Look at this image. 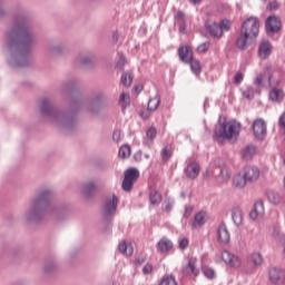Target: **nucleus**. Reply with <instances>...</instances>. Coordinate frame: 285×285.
Instances as JSON below:
<instances>
[{"label": "nucleus", "instance_id": "18", "mask_svg": "<svg viewBox=\"0 0 285 285\" xmlns=\"http://www.w3.org/2000/svg\"><path fill=\"white\" fill-rule=\"evenodd\" d=\"M157 250L159 253H170V250H173V240L168 238H161L157 244Z\"/></svg>", "mask_w": 285, "mask_h": 285}, {"label": "nucleus", "instance_id": "57", "mask_svg": "<svg viewBox=\"0 0 285 285\" xmlns=\"http://www.w3.org/2000/svg\"><path fill=\"white\" fill-rule=\"evenodd\" d=\"M82 63H83V66H86V65L90 63V59H86V60H83V61H82Z\"/></svg>", "mask_w": 285, "mask_h": 285}, {"label": "nucleus", "instance_id": "32", "mask_svg": "<svg viewBox=\"0 0 285 285\" xmlns=\"http://www.w3.org/2000/svg\"><path fill=\"white\" fill-rule=\"evenodd\" d=\"M160 156H161L163 161H168V159H170V157H173V147H170V146L164 147L160 151Z\"/></svg>", "mask_w": 285, "mask_h": 285}, {"label": "nucleus", "instance_id": "45", "mask_svg": "<svg viewBox=\"0 0 285 285\" xmlns=\"http://www.w3.org/2000/svg\"><path fill=\"white\" fill-rule=\"evenodd\" d=\"M95 190V185L92 183H89L85 187V195H90Z\"/></svg>", "mask_w": 285, "mask_h": 285}, {"label": "nucleus", "instance_id": "29", "mask_svg": "<svg viewBox=\"0 0 285 285\" xmlns=\"http://www.w3.org/2000/svg\"><path fill=\"white\" fill-rule=\"evenodd\" d=\"M121 83L125 86V88H130L132 86V72L125 71L121 75Z\"/></svg>", "mask_w": 285, "mask_h": 285}, {"label": "nucleus", "instance_id": "51", "mask_svg": "<svg viewBox=\"0 0 285 285\" xmlns=\"http://www.w3.org/2000/svg\"><path fill=\"white\" fill-rule=\"evenodd\" d=\"M126 66V58L121 57L117 63L118 68H124Z\"/></svg>", "mask_w": 285, "mask_h": 285}, {"label": "nucleus", "instance_id": "11", "mask_svg": "<svg viewBox=\"0 0 285 285\" xmlns=\"http://www.w3.org/2000/svg\"><path fill=\"white\" fill-rule=\"evenodd\" d=\"M253 131L256 139H264L266 136V121L262 118L256 119L253 124Z\"/></svg>", "mask_w": 285, "mask_h": 285}, {"label": "nucleus", "instance_id": "50", "mask_svg": "<svg viewBox=\"0 0 285 285\" xmlns=\"http://www.w3.org/2000/svg\"><path fill=\"white\" fill-rule=\"evenodd\" d=\"M279 8V3L277 1H272L268 4V10H277Z\"/></svg>", "mask_w": 285, "mask_h": 285}, {"label": "nucleus", "instance_id": "47", "mask_svg": "<svg viewBox=\"0 0 285 285\" xmlns=\"http://www.w3.org/2000/svg\"><path fill=\"white\" fill-rule=\"evenodd\" d=\"M112 139L114 141H116L117 144H119V141H121V131L120 130H116L112 135Z\"/></svg>", "mask_w": 285, "mask_h": 285}, {"label": "nucleus", "instance_id": "34", "mask_svg": "<svg viewBox=\"0 0 285 285\" xmlns=\"http://www.w3.org/2000/svg\"><path fill=\"white\" fill-rule=\"evenodd\" d=\"M149 202L153 206H158V204H161V194L151 191L149 195Z\"/></svg>", "mask_w": 285, "mask_h": 285}, {"label": "nucleus", "instance_id": "2", "mask_svg": "<svg viewBox=\"0 0 285 285\" xmlns=\"http://www.w3.org/2000/svg\"><path fill=\"white\" fill-rule=\"evenodd\" d=\"M239 130H242V124L230 120L228 122H220L215 129L214 136L217 141H222V139H228L230 141V139L239 136Z\"/></svg>", "mask_w": 285, "mask_h": 285}, {"label": "nucleus", "instance_id": "13", "mask_svg": "<svg viewBox=\"0 0 285 285\" xmlns=\"http://www.w3.org/2000/svg\"><path fill=\"white\" fill-rule=\"evenodd\" d=\"M269 279L273 284H284L285 271L277 267L269 269Z\"/></svg>", "mask_w": 285, "mask_h": 285}, {"label": "nucleus", "instance_id": "19", "mask_svg": "<svg viewBox=\"0 0 285 285\" xmlns=\"http://www.w3.org/2000/svg\"><path fill=\"white\" fill-rule=\"evenodd\" d=\"M118 250L121 255H126V257H132V253H135L132 244H127L126 240L119 243Z\"/></svg>", "mask_w": 285, "mask_h": 285}, {"label": "nucleus", "instance_id": "15", "mask_svg": "<svg viewBox=\"0 0 285 285\" xmlns=\"http://www.w3.org/2000/svg\"><path fill=\"white\" fill-rule=\"evenodd\" d=\"M259 168L257 167H245L244 168V174L243 176H245V179L247 181H257L259 179Z\"/></svg>", "mask_w": 285, "mask_h": 285}, {"label": "nucleus", "instance_id": "12", "mask_svg": "<svg viewBox=\"0 0 285 285\" xmlns=\"http://www.w3.org/2000/svg\"><path fill=\"white\" fill-rule=\"evenodd\" d=\"M267 32H279L282 30V20L277 16H269L265 22Z\"/></svg>", "mask_w": 285, "mask_h": 285}, {"label": "nucleus", "instance_id": "41", "mask_svg": "<svg viewBox=\"0 0 285 285\" xmlns=\"http://www.w3.org/2000/svg\"><path fill=\"white\" fill-rule=\"evenodd\" d=\"M234 81L236 86H239V83L244 81V73H242L240 71H237L236 75L234 76Z\"/></svg>", "mask_w": 285, "mask_h": 285}, {"label": "nucleus", "instance_id": "20", "mask_svg": "<svg viewBox=\"0 0 285 285\" xmlns=\"http://www.w3.org/2000/svg\"><path fill=\"white\" fill-rule=\"evenodd\" d=\"M228 181H230V168L224 165L218 175V184H228Z\"/></svg>", "mask_w": 285, "mask_h": 285}, {"label": "nucleus", "instance_id": "43", "mask_svg": "<svg viewBox=\"0 0 285 285\" xmlns=\"http://www.w3.org/2000/svg\"><path fill=\"white\" fill-rule=\"evenodd\" d=\"M41 104H42V112L43 115H46V112L50 110V102L48 101V99H43Z\"/></svg>", "mask_w": 285, "mask_h": 285}, {"label": "nucleus", "instance_id": "25", "mask_svg": "<svg viewBox=\"0 0 285 285\" xmlns=\"http://www.w3.org/2000/svg\"><path fill=\"white\" fill-rule=\"evenodd\" d=\"M189 63L191 72L196 75V77H199L202 75V62L194 58Z\"/></svg>", "mask_w": 285, "mask_h": 285}, {"label": "nucleus", "instance_id": "53", "mask_svg": "<svg viewBox=\"0 0 285 285\" xmlns=\"http://www.w3.org/2000/svg\"><path fill=\"white\" fill-rule=\"evenodd\" d=\"M112 40H114L115 42L119 41V33H118V32H115V33H114Z\"/></svg>", "mask_w": 285, "mask_h": 285}, {"label": "nucleus", "instance_id": "44", "mask_svg": "<svg viewBox=\"0 0 285 285\" xmlns=\"http://www.w3.org/2000/svg\"><path fill=\"white\" fill-rule=\"evenodd\" d=\"M142 273H144V275H150V273H153V264L147 263V264L142 267Z\"/></svg>", "mask_w": 285, "mask_h": 285}, {"label": "nucleus", "instance_id": "3", "mask_svg": "<svg viewBox=\"0 0 285 285\" xmlns=\"http://www.w3.org/2000/svg\"><path fill=\"white\" fill-rule=\"evenodd\" d=\"M264 79H267L269 87H279V83L284 81V73L273 69V67H265L263 73L255 78V86H262V83H264Z\"/></svg>", "mask_w": 285, "mask_h": 285}, {"label": "nucleus", "instance_id": "7", "mask_svg": "<svg viewBox=\"0 0 285 285\" xmlns=\"http://www.w3.org/2000/svg\"><path fill=\"white\" fill-rule=\"evenodd\" d=\"M222 259L227 266H230L232 268H239V266H242V258L235 256V254L228 250L222 252Z\"/></svg>", "mask_w": 285, "mask_h": 285}, {"label": "nucleus", "instance_id": "17", "mask_svg": "<svg viewBox=\"0 0 285 285\" xmlns=\"http://www.w3.org/2000/svg\"><path fill=\"white\" fill-rule=\"evenodd\" d=\"M265 208L264 203L258 200L254 204L252 212L249 213L250 219H257V217H264Z\"/></svg>", "mask_w": 285, "mask_h": 285}, {"label": "nucleus", "instance_id": "23", "mask_svg": "<svg viewBox=\"0 0 285 285\" xmlns=\"http://www.w3.org/2000/svg\"><path fill=\"white\" fill-rule=\"evenodd\" d=\"M118 204H119V198L114 195L108 203V217H115V215L117 214Z\"/></svg>", "mask_w": 285, "mask_h": 285}, {"label": "nucleus", "instance_id": "4", "mask_svg": "<svg viewBox=\"0 0 285 285\" xmlns=\"http://www.w3.org/2000/svg\"><path fill=\"white\" fill-rule=\"evenodd\" d=\"M8 39L10 43H16L17 48L19 50H24V48H28L30 46V35L24 32L23 28L18 27L17 29H13L9 35Z\"/></svg>", "mask_w": 285, "mask_h": 285}, {"label": "nucleus", "instance_id": "42", "mask_svg": "<svg viewBox=\"0 0 285 285\" xmlns=\"http://www.w3.org/2000/svg\"><path fill=\"white\" fill-rule=\"evenodd\" d=\"M188 238H183V239H180L179 240V243H178V248L180 249V250H186V248H188Z\"/></svg>", "mask_w": 285, "mask_h": 285}, {"label": "nucleus", "instance_id": "30", "mask_svg": "<svg viewBox=\"0 0 285 285\" xmlns=\"http://www.w3.org/2000/svg\"><path fill=\"white\" fill-rule=\"evenodd\" d=\"M257 153V149L253 146H247L243 149L242 155L243 159H253L255 157V154Z\"/></svg>", "mask_w": 285, "mask_h": 285}, {"label": "nucleus", "instance_id": "56", "mask_svg": "<svg viewBox=\"0 0 285 285\" xmlns=\"http://www.w3.org/2000/svg\"><path fill=\"white\" fill-rule=\"evenodd\" d=\"M191 3L197 4V3H202V0H190Z\"/></svg>", "mask_w": 285, "mask_h": 285}, {"label": "nucleus", "instance_id": "38", "mask_svg": "<svg viewBox=\"0 0 285 285\" xmlns=\"http://www.w3.org/2000/svg\"><path fill=\"white\" fill-rule=\"evenodd\" d=\"M203 273L205 277H208V279H214L215 277V271L208 266L203 267Z\"/></svg>", "mask_w": 285, "mask_h": 285}, {"label": "nucleus", "instance_id": "26", "mask_svg": "<svg viewBox=\"0 0 285 285\" xmlns=\"http://www.w3.org/2000/svg\"><path fill=\"white\" fill-rule=\"evenodd\" d=\"M119 106L122 108V110H126V108H128V106H130V94L129 92L120 94Z\"/></svg>", "mask_w": 285, "mask_h": 285}, {"label": "nucleus", "instance_id": "24", "mask_svg": "<svg viewBox=\"0 0 285 285\" xmlns=\"http://www.w3.org/2000/svg\"><path fill=\"white\" fill-rule=\"evenodd\" d=\"M204 224H206V212H199L195 215L191 226L193 228H200Z\"/></svg>", "mask_w": 285, "mask_h": 285}, {"label": "nucleus", "instance_id": "40", "mask_svg": "<svg viewBox=\"0 0 285 285\" xmlns=\"http://www.w3.org/2000/svg\"><path fill=\"white\" fill-rule=\"evenodd\" d=\"M186 14H184L183 11H177L176 16H175V21L176 23H185L186 22Z\"/></svg>", "mask_w": 285, "mask_h": 285}, {"label": "nucleus", "instance_id": "46", "mask_svg": "<svg viewBox=\"0 0 285 285\" xmlns=\"http://www.w3.org/2000/svg\"><path fill=\"white\" fill-rule=\"evenodd\" d=\"M146 259H147L146 255L138 256V258L136 259L135 264L137 266H141V264H146Z\"/></svg>", "mask_w": 285, "mask_h": 285}, {"label": "nucleus", "instance_id": "10", "mask_svg": "<svg viewBox=\"0 0 285 285\" xmlns=\"http://www.w3.org/2000/svg\"><path fill=\"white\" fill-rule=\"evenodd\" d=\"M178 56L180 61L184 63H190V61L195 59L193 55V48L188 45H184L178 48Z\"/></svg>", "mask_w": 285, "mask_h": 285}, {"label": "nucleus", "instance_id": "33", "mask_svg": "<svg viewBox=\"0 0 285 285\" xmlns=\"http://www.w3.org/2000/svg\"><path fill=\"white\" fill-rule=\"evenodd\" d=\"M159 285H179V284H177V279L173 275H165L160 279Z\"/></svg>", "mask_w": 285, "mask_h": 285}, {"label": "nucleus", "instance_id": "16", "mask_svg": "<svg viewBox=\"0 0 285 285\" xmlns=\"http://www.w3.org/2000/svg\"><path fill=\"white\" fill-rule=\"evenodd\" d=\"M273 52V46L268 40H264L261 42V46L258 48V55L261 59H267V57H271V53Z\"/></svg>", "mask_w": 285, "mask_h": 285}, {"label": "nucleus", "instance_id": "8", "mask_svg": "<svg viewBox=\"0 0 285 285\" xmlns=\"http://www.w3.org/2000/svg\"><path fill=\"white\" fill-rule=\"evenodd\" d=\"M216 237L219 244H223V245L230 244V232L228 230V227L226 226V224H220L217 227Z\"/></svg>", "mask_w": 285, "mask_h": 285}, {"label": "nucleus", "instance_id": "21", "mask_svg": "<svg viewBox=\"0 0 285 285\" xmlns=\"http://www.w3.org/2000/svg\"><path fill=\"white\" fill-rule=\"evenodd\" d=\"M232 219L236 226H242L244 223V214L242 213V208L234 207L232 209Z\"/></svg>", "mask_w": 285, "mask_h": 285}, {"label": "nucleus", "instance_id": "27", "mask_svg": "<svg viewBox=\"0 0 285 285\" xmlns=\"http://www.w3.org/2000/svg\"><path fill=\"white\" fill-rule=\"evenodd\" d=\"M160 104L161 98L159 96H155L154 98L149 99L147 109L150 110V112H155V110L159 108Z\"/></svg>", "mask_w": 285, "mask_h": 285}, {"label": "nucleus", "instance_id": "37", "mask_svg": "<svg viewBox=\"0 0 285 285\" xmlns=\"http://www.w3.org/2000/svg\"><path fill=\"white\" fill-rule=\"evenodd\" d=\"M146 137H147V139H149L150 141L155 140L156 137H157V128L150 127L149 129H147V131H146Z\"/></svg>", "mask_w": 285, "mask_h": 285}, {"label": "nucleus", "instance_id": "6", "mask_svg": "<svg viewBox=\"0 0 285 285\" xmlns=\"http://www.w3.org/2000/svg\"><path fill=\"white\" fill-rule=\"evenodd\" d=\"M139 179V169L137 168H128L125 171V178L122 180V190L126 193H130L132 190V186Z\"/></svg>", "mask_w": 285, "mask_h": 285}, {"label": "nucleus", "instance_id": "48", "mask_svg": "<svg viewBox=\"0 0 285 285\" xmlns=\"http://www.w3.org/2000/svg\"><path fill=\"white\" fill-rule=\"evenodd\" d=\"M190 215H193V206L189 205V206L185 207L184 217L188 218V217H190Z\"/></svg>", "mask_w": 285, "mask_h": 285}, {"label": "nucleus", "instance_id": "5", "mask_svg": "<svg viewBox=\"0 0 285 285\" xmlns=\"http://www.w3.org/2000/svg\"><path fill=\"white\" fill-rule=\"evenodd\" d=\"M205 28L208 30L212 37L216 39H222L224 32H228V30H230V20H222L219 24L217 22L208 20L205 23Z\"/></svg>", "mask_w": 285, "mask_h": 285}, {"label": "nucleus", "instance_id": "1", "mask_svg": "<svg viewBox=\"0 0 285 285\" xmlns=\"http://www.w3.org/2000/svg\"><path fill=\"white\" fill-rule=\"evenodd\" d=\"M259 36V19L257 17L247 18L242 26L240 35L236 41L239 50H246L248 48V41L257 39Z\"/></svg>", "mask_w": 285, "mask_h": 285}, {"label": "nucleus", "instance_id": "9", "mask_svg": "<svg viewBox=\"0 0 285 285\" xmlns=\"http://www.w3.org/2000/svg\"><path fill=\"white\" fill-rule=\"evenodd\" d=\"M268 99L273 104H282L285 99L284 89L277 86L269 87Z\"/></svg>", "mask_w": 285, "mask_h": 285}, {"label": "nucleus", "instance_id": "22", "mask_svg": "<svg viewBox=\"0 0 285 285\" xmlns=\"http://www.w3.org/2000/svg\"><path fill=\"white\" fill-rule=\"evenodd\" d=\"M246 181L247 180H246V177L244 175L237 174L233 178L232 186H233V188H238V189L246 188Z\"/></svg>", "mask_w": 285, "mask_h": 285}, {"label": "nucleus", "instance_id": "52", "mask_svg": "<svg viewBox=\"0 0 285 285\" xmlns=\"http://www.w3.org/2000/svg\"><path fill=\"white\" fill-rule=\"evenodd\" d=\"M177 26H179V32L184 35L186 32V22L177 23Z\"/></svg>", "mask_w": 285, "mask_h": 285}, {"label": "nucleus", "instance_id": "31", "mask_svg": "<svg viewBox=\"0 0 285 285\" xmlns=\"http://www.w3.org/2000/svg\"><path fill=\"white\" fill-rule=\"evenodd\" d=\"M131 153H132V149H130V146L124 145L122 147H120L118 155L121 159H128Z\"/></svg>", "mask_w": 285, "mask_h": 285}, {"label": "nucleus", "instance_id": "36", "mask_svg": "<svg viewBox=\"0 0 285 285\" xmlns=\"http://www.w3.org/2000/svg\"><path fill=\"white\" fill-rule=\"evenodd\" d=\"M255 88L246 87L245 89H243V97L245 99H255Z\"/></svg>", "mask_w": 285, "mask_h": 285}, {"label": "nucleus", "instance_id": "35", "mask_svg": "<svg viewBox=\"0 0 285 285\" xmlns=\"http://www.w3.org/2000/svg\"><path fill=\"white\" fill-rule=\"evenodd\" d=\"M252 262L254 266H262L264 264V257H262V254L255 252L252 254Z\"/></svg>", "mask_w": 285, "mask_h": 285}, {"label": "nucleus", "instance_id": "55", "mask_svg": "<svg viewBox=\"0 0 285 285\" xmlns=\"http://www.w3.org/2000/svg\"><path fill=\"white\" fill-rule=\"evenodd\" d=\"M46 195H48V191H45L40 195V199H46Z\"/></svg>", "mask_w": 285, "mask_h": 285}, {"label": "nucleus", "instance_id": "49", "mask_svg": "<svg viewBox=\"0 0 285 285\" xmlns=\"http://www.w3.org/2000/svg\"><path fill=\"white\" fill-rule=\"evenodd\" d=\"M151 112H153V111H150L148 108H147V110L141 111V112H140L141 119H148V118L150 117Z\"/></svg>", "mask_w": 285, "mask_h": 285}, {"label": "nucleus", "instance_id": "39", "mask_svg": "<svg viewBox=\"0 0 285 285\" xmlns=\"http://www.w3.org/2000/svg\"><path fill=\"white\" fill-rule=\"evenodd\" d=\"M209 49H210V42H203L197 47V52L199 53L208 52Z\"/></svg>", "mask_w": 285, "mask_h": 285}, {"label": "nucleus", "instance_id": "14", "mask_svg": "<svg viewBox=\"0 0 285 285\" xmlns=\"http://www.w3.org/2000/svg\"><path fill=\"white\" fill-rule=\"evenodd\" d=\"M199 173H202V167L197 163L189 164L185 169L187 179H197V177H199Z\"/></svg>", "mask_w": 285, "mask_h": 285}, {"label": "nucleus", "instance_id": "28", "mask_svg": "<svg viewBox=\"0 0 285 285\" xmlns=\"http://www.w3.org/2000/svg\"><path fill=\"white\" fill-rule=\"evenodd\" d=\"M197 259L190 258L187 266L184 268V273H193L194 275H199V271L196 269Z\"/></svg>", "mask_w": 285, "mask_h": 285}, {"label": "nucleus", "instance_id": "54", "mask_svg": "<svg viewBox=\"0 0 285 285\" xmlns=\"http://www.w3.org/2000/svg\"><path fill=\"white\" fill-rule=\"evenodd\" d=\"M135 90H136V92H141V90H144V86H142V85L137 86V87L135 88Z\"/></svg>", "mask_w": 285, "mask_h": 285}]
</instances>
